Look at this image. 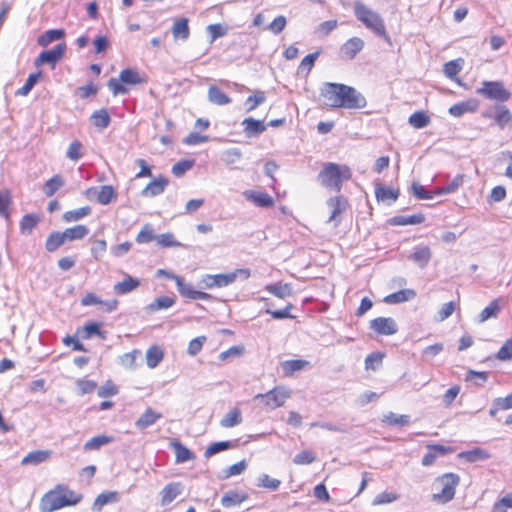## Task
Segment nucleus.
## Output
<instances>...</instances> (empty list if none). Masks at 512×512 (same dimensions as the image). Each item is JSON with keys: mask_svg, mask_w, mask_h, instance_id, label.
I'll return each mask as SVG.
<instances>
[{"mask_svg": "<svg viewBox=\"0 0 512 512\" xmlns=\"http://www.w3.org/2000/svg\"><path fill=\"white\" fill-rule=\"evenodd\" d=\"M241 125L243 131L248 138L257 137L266 130V125L261 120H256L252 117L245 118Z\"/></svg>", "mask_w": 512, "mask_h": 512, "instance_id": "obj_15", "label": "nucleus"}, {"mask_svg": "<svg viewBox=\"0 0 512 512\" xmlns=\"http://www.w3.org/2000/svg\"><path fill=\"white\" fill-rule=\"evenodd\" d=\"M91 211H92L91 207H89V206H84V207H81V208H78L75 210L66 211L63 214V220L65 222H76V221H79L80 219L90 215Z\"/></svg>", "mask_w": 512, "mask_h": 512, "instance_id": "obj_43", "label": "nucleus"}, {"mask_svg": "<svg viewBox=\"0 0 512 512\" xmlns=\"http://www.w3.org/2000/svg\"><path fill=\"white\" fill-rule=\"evenodd\" d=\"M265 290L277 298L285 299L292 295V287L288 283H272L265 286Z\"/></svg>", "mask_w": 512, "mask_h": 512, "instance_id": "obj_25", "label": "nucleus"}, {"mask_svg": "<svg viewBox=\"0 0 512 512\" xmlns=\"http://www.w3.org/2000/svg\"><path fill=\"white\" fill-rule=\"evenodd\" d=\"M450 451L449 447L443 445H428L427 453L423 456L421 463L425 467L431 466L438 457L444 456Z\"/></svg>", "mask_w": 512, "mask_h": 512, "instance_id": "obj_14", "label": "nucleus"}, {"mask_svg": "<svg viewBox=\"0 0 512 512\" xmlns=\"http://www.w3.org/2000/svg\"><path fill=\"white\" fill-rule=\"evenodd\" d=\"M400 195L399 189H392L385 187L381 184H377L375 188V196L377 201L386 202L390 204L398 199Z\"/></svg>", "mask_w": 512, "mask_h": 512, "instance_id": "obj_21", "label": "nucleus"}, {"mask_svg": "<svg viewBox=\"0 0 512 512\" xmlns=\"http://www.w3.org/2000/svg\"><path fill=\"white\" fill-rule=\"evenodd\" d=\"M66 241L80 240L89 234V229L85 225H76L63 231Z\"/></svg>", "mask_w": 512, "mask_h": 512, "instance_id": "obj_39", "label": "nucleus"}, {"mask_svg": "<svg viewBox=\"0 0 512 512\" xmlns=\"http://www.w3.org/2000/svg\"><path fill=\"white\" fill-rule=\"evenodd\" d=\"M243 196L258 207L269 208L274 205L273 198L266 192L246 190L243 192Z\"/></svg>", "mask_w": 512, "mask_h": 512, "instance_id": "obj_13", "label": "nucleus"}, {"mask_svg": "<svg viewBox=\"0 0 512 512\" xmlns=\"http://www.w3.org/2000/svg\"><path fill=\"white\" fill-rule=\"evenodd\" d=\"M171 447L174 449L176 456V463H184L186 461L194 459V454L179 441L175 440L171 442Z\"/></svg>", "mask_w": 512, "mask_h": 512, "instance_id": "obj_35", "label": "nucleus"}, {"mask_svg": "<svg viewBox=\"0 0 512 512\" xmlns=\"http://www.w3.org/2000/svg\"><path fill=\"white\" fill-rule=\"evenodd\" d=\"M207 98L209 102L219 106L227 105L231 102V98L214 85L209 87Z\"/></svg>", "mask_w": 512, "mask_h": 512, "instance_id": "obj_31", "label": "nucleus"}, {"mask_svg": "<svg viewBox=\"0 0 512 512\" xmlns=\"http://www.w3.org/2000/svg\"><path fill=\"white\" fill-rule=\"evenodd\" d=\"M51 452L48 450H35L29 452L21 461L22 465H38L49 459Z\"/></svg>", "mask_w": 512, "mask_h": 512, "instance_id": "obj_28", "label": "nucleus"}, {"mask_svg": "<svg viewBox=\"0 0 512 512\" xmlns=\"http://www.w3.org/2000/svg\"><path fill=\"white\" fill-rule=\"evenodd\" d=\"M120 500L119 493L116 491H105L100 493L92 505V512H100L103 506L117 503Z\"/></svg>", "mask_w": 512, "mask_h": 512, "instance_id": "obj_17", "label": "nucleus"}, {"mask_svg": "<svg viewBox=\"0 0 512 512\" xmlns=\"http://www.w3.org/2000/svg\"><path fill=\"white\" fill-rule=\"evenodd\" d=\"M120 82L128 85H137L147 82V79L134 69H123L119 74Z\"/></svg>", "mask_w": 512, "mask_h": 512, "instance_id": "obj_24", "label": "nucleus"}, {"mask_svg": "<svg viewBox=\"0 0 512 512\" xmlns=\"http://www.w3.org/2000/svg\"><path fill=\"white\" fill-rule=\"evenodd\" d=\"M116 198L115 191L111 185H104L97 188V202L101 205L109 204Z\"/></svg>", "mask_w": 512, "mask_h": 512, "instance_id": "obj_44", "label": "nucleus"}, {"mask_svg": "<svg viewBox=\"0 0 512 512\" xmlns=\"http://www.w3.org/2000/svg\"><path fill=\"white\" fill-rule=\"evenodd\" d=\"M82 496L68 488L58 485L54 490L46 493L40 502L41 512H53L66 506L79 503Z\"/></svg>", "mask_w": 512, "mask_h": 512, "instance_id": "obj_2", "label": "nucleus"}, {"mask_svg": "<svg viewBox=\"0 0 512 512\" xmlns=\"http://www.w3.org/2000/svg\"><path fill=\"white\" fill-rule=\"evenodd\" d=\"M114 438L107 435H98L89 439L83 446L85 451L98 450L102 446L113 442Z\"/></svg>", "mask_w": 512, "mask_h": 512, "instance_id": "obj_40", "label": "nucleus"}, {"mask_svg": "<svg viewBox=\"0 0 512 512\" xmlns=\"http://www.w3.org/2000/svg\"><path fill=\"white\" fill-rule=\"evenodd\" d=\"M477 109V103L474 100L463 101L454 104L449 108V114L454 117H461L465 113L474 112Z\"/></svg>", "mask_w": 512, "mask_h": 512, "instance_id": "obj_30", "label": "nucleus"}, {"mask_svg": "<svg viewBox=\"0 0 512 512\" xmlns=\"http://www.w3.org/2000/svg\"><path fill=\"white\" fill-rule=\"evenodd\" d=\"M416 293L412 289H403L397 292L391 293L384 298V302L387 304H398L414 299Z\"/></svg>", "mask_w": 512, "mask_h": 512, "instance_id": "obj_26", "label": "nucleus"}, {"mask_svg": "<svg viewBox=\"0 0 512 512\" xmlns=\"http://www.w3.org/2000/svg\"><path fill=\"white\" fill-rule=\"evenodd\" d=\"M476 92L488 99L499 102H505L511 96L510 92L505 89L500 81H484L482 87L477 89Z\"/></svg>", "mask_w": 512, "mask_h": 512, "instance_id": "obj_7", "label": "nucleus"}, {"mask_svg": "<svg viewBox=\"0 0 512 512\" xmlns=\"http://www.w3.org/2000/svg\"><path fill=\"white\" fill-rule=\"evenodd\" d=\"M370 328L380 335H393L397 333L398 326L391 317H378L370 321Z\"/></svg>", "mask_w": 512, "mask_h": 512, "instance_id": "obj_11", "label": "nucleus"}, {"mask_svg": "<svg viewBox=\"0 0 512 512\" xmlns=\"http://www.w3.org/2000/svg\"><path fill=\"white\" fill-rule=\"evenodd\" d=\"M232 446H233V444L230 441L215 442L206 448V450L204 452V456L206 458H209L219 452H222V451H225V450L231 448Z\"/></svg>", "mask_w": 512, "mask_h": 512, "instance_id": "obj_59", "label": "nucleus"}, {"mask_svg": "<svg viewBox=\"0 0 512 512\" xmlns=\"http://www.w3.org/2000/svg\"><path fill=\"white\" fill-rule=\"evenodd\" d=\"M459 483L460 477L455 473H445L437 477L434 486L440 489L432 494V500L441 504L450 502L455 496L456 487Z\"/></svg>", "mask_w": 512, "mask_h": 512, "instance_id": "obj_6", "label": "nucleus"}, {"mask_svg": "<svg viewBox=\"0 0 512 512\" xmlns=\"http://www.w3.org/2000/svg\"><path fill=\"white\" fill-rule=\"evenodd\" d=\"M281 481L271 478L268 474H261L257 478V486L266 488L270 491H276L280 487Z\"/></svg>", "mask_w": 512, "mask_h": 512, "instance_id": "obj_55", "label": "nucleus"}, {"mask_svg": "<svg viewBox=\"0 0 512 512\" xmlns=\"http://www.w3.org/2000/svg\"><path fill=\"white\" fill-rule=\"evenodd\" d=\"M250 275L251 272L247 268H240L223 274H206L202 277L200 284L205 289L223 288L234 283L237 278L246 280Z\"/></svg>", "mask_w": 512, "mask_h": 512, "instance_id": "obj_5", "label": "nucleus"}, {"mask_svg": "<svg viewBox=\"0 0 512 512\" xmlns=\"http://www.w3.org/2000/svg\"><path fill=\"white\" fill-rule=\"evenodd\" d=\"M512 408V392L506 397H499L493 400L489 415L495 417L500 410H509Z\"/></svg>", "mask_w": 512, "mask_h": 512, "instance_id": "obj_36", "label": "nucleus"}, {"mask_svg": "<svg viewBox=\"0 0 512 512\" xmlns=\"http://www.w3.org/2000/svg\"><path fill=\"white\" fill-rule=\"evenodd\" d=\"M139 285L140 281L138 279L133 278L130 275H125L123 281L114 285L113 290L117 295H125L138 288Z\"/></svg>", "mask_w": 512, "mask_h": 512, "instance_id": "obj_22", "label": "nucleus"}, {"mask_svg": "<svg viewBox=\"0 0 512 512\" xmlns=\"http://www.w3.org/2000/svg\"><path fill=\"white\" fill-rule=\"evenodd\" d=\"M242 422V415L239 408L230 410L221 420L220 425L223 428H231Z\"/></svg>", "mask_w": 512, "mask_h": 512, "instance_id": "obj_38", "label": "nucleus"}, {"mask_svg": "<svg viewBox=\"0 0 512 512\" xmlns=\"http://www.w3.org/2000/svg\"><path fill=\"white\" fill-rule=\"evenodd\" d=\"M174 281L182 297L194 300L197 290L191 284L186 283L182 277H174Z\"/></svg>", "mask_w": 512, "mask_h": 512, "instance_id": "obj_45", "label": "nucleus"}, {"mask_svg": "<svg viewBox=\"0 0 512 512\" xmlns=\"http://www.w3.org/2000/svg\"><path fill=\"white\" fill-rule=\"evenodd\" d=\"M181 484L180 483H169L167 484L160 492L161 503L162 505L170 504L174 499L177 498L181 494Z\"/></svg>", "mask_w": 512, "mask_h": 512, "instance_id": "obj_23", "label": "nucleus"}, {"mask_svg": "<svg viewBox=\"0 0 512 512\" xmlns=\"http://www.w3.org/2000/svg\"><path fill=\"white\" fill-rule=\"evenodd\" d=\"M353 10L358 21L376 36L391 44V37L388 35L384 20L378 12L372 10L361 1L354 3Z\"/></svg>", "mask_w": 512, "mask_h": 512, "instance_id": "obj_3", "label": "nucleus"}, {"mask_svg": "<svg viewBox=\"0 0 512 512\" xmlns=\"http://www.w3.org/2000/svg\"><path fill=\"white\" fill-rule=\"evenodd\" d=\"M364 41L359 37H352L347 40L340 48V54L343 59L352 60L363 49Z\"/></svg>", "mask_w": 512, "mask_h": 512, "instance_id": "obj_12", "label": "nucleus"}, {"mask_svg": "<svg viewBox=\"0 0 512 512\" xmlns=\"http://www.w3.org/2000/svg\"><path fill=\"white\" fill-rule=\"evenodd\" d=\"M155 241L161 247H180L182 244L174 239L172 233H163L156 235Z\"/></svg>", "mask_w": 512, "mask_h": 512, "instance_id": "obj_62", "label": "nucleus"}, {"mask_svg": "<svg viewBox=\"0 0 512 512\" xmlns=\"http://www.w3.org/2000/svg\"><path fill=\"white\" fill-rule=\"evenodd\" d=\"M316 460V455L311 450H303L296 454L293 458V463L296 465H309Z\"/></svg>", "mask_w": 512, "mask_h": 512, "instance_id": "obj_60", "label": "nucleus"}, {"mask_svg": "<svg viewBox=\"0 0 512 512\" xmlns=\"http://www.w3.org/2000/svg\"><path fill=\"white\" fill-rule=\"evenodd\" d=\"M91 121L95 127L105 129L109 126L111 118L106 109H100L91 115Z\"/></svg>", "mask_w": 512, "mask_h": 512, "instance_id": "obj_41", "label": "nucleus"}, {"mask_svg": "<svg viewBox=\"0 0 512 512\" xmlns=\"http://www.w3.org/2000/svg\"><path fill=\"white\" fill-rule=\"evenodd\" d=\"M11 202L12 199L10 192L8 190L0 191V216L5 219H9L10 217L9 207Z\"/></svg>", "mask_w": 512, "mask_h": 512, "instance_id": "obj_56", "label": "nucleus"}, {"mask_svg": "<svg viewBox=\"0 0 512 512\" xmlns=\"http://www.w3.org/2000/svg\"><path fill=\"white\" fill-rule=\"evenodd\" d=\"M266 100L265 93L263 91H257L254 95L249 96L246 99V111L251 112L256 109L257 106L264 103Z\"/></svg>", "mask_w": 512, "mask_h": 512, "instance_id": "obj_61", "label": "nucleus"}, {"mask_svg": "<svg viewBox=\"0 0 512 512\" xmlns=\"http://www.w3.org/2000/svg\"><path fill=\"white\" fill-rule=\"evenodd\" d=\"M308 365L309 362L302 359L286 360L281 364L285 375H292L294 372L303 370Z\"/></svg>", "mask_w": 512, "mask_h": 512, "instance_id": "obj_42", "label": "nucleus"}, {"mask_svg": "<svg viewBox=\"0 0 512 512\" xmlns=\"http://www.w3.org/2000/svg\"><path fill=\"white\" fill-rule=\"evenodd\" d=\"M161 418V413L154 411L152 408H147L143 412V414L136 420L135 426L140 430H144L149 426L155 424Z\"/></svg>", "mask_w": 512, "mask_h": 512, "instance_id": "obj_19", "label": "nucleus"}, {"mask_svg": "<svg viewBox=\"0 0 512 512\" xmlns=\"http://www.w3.org/2000/svg\"><path fill=\"white\" fill-rule=\"evenodd\" d=\"M172 34L175 39L187 40L190 35L187 18H180L172 27Z\"/></svg>", "mask_w": 512, "mask_h": 512, "instance_id": "obj_32", "label": "nucleus"}, {"mask_svg": "<svg viewBox=\"0 0 512 512\" xmlns=\"http://www.w3.org/2000/svg\"><path fill=\"white\" fill-rule=\"evenodd\" d=\"M501 310L499 305V300L495 299L490 302L488 306H486L478 316V323H484L485 321L496 318Z\"/></svg>", "mask_w": 512, "mask_h": 512, "instance_id": "obj_33", "label": "nucleus"}, {"mask_svg": "<svg viewBox=\"0 0 512 512\" xmlns=\"http://www.w3.org/2000/svg\"><path fill=\"white\" fill-rule=\"evenodd\" d=\"M463 181H464V175L458 174L453 178V180L448 185L435 189V194L436 195L451 194V193L455 192L463 184Z\"/></svg>", "mask_w": 512, "mask_h": 512, "instance_id": "obj_49", "label": "nucleus"}, {"mask_svg": "<svg viewBox=\"0 0 512 512\" xmlns=\"http://www.w3.org/2000/svg\"><path fill=\"white\" fill-rule=\"evenodd\" d=\"M320 97L328 108L362 109L367 104L358 90L341 83L325 82L320 89Z\"/></svg>", "mask_w": 512, "mask_h": 512, "instance_id": "obj_1", "label": "nucleus"}, {"mask_svg": "<svg viewBox=\"0 0 512 512\" xmlns=\"http://www.w3.org/2000/svg\"><path fill=\"white\" fill-rule=\"evenodd\" d=\"M66 50L65 43H59L54 46L51 50L42 51L35 59V66L42 64H49L55 67L56 63L62 59Z\"/></svg>", "mask_w": 512, "mask_h": 512, "instance_id": "obj_9", "label": "nucleus"}, {"mask_svg": "<svg viewBox=\"0 0 512 512\" xmlns=\"http://www.w3.org/2000/svg\"><path fill=\"white\" fill-rule=\"evenodd\" d=\"M41 76V72L32 73L28 76L25 84L19 88L16 92V96H27L30 91L33 89L35 84L37 83L38 79Z\"/></svg>", "mask_w": 512, "mask_h": 512, "instance_id": "obj_54", "label": "nucleus"}, {"mask_svg": "<svg viewBox=\"0 0 512 512\" xmlns=\"http://www.w3.org/2000/svg\"><path fill=\"white\" fill-rule=\"evenodd\" d=\"M319 55H320V52L316 51L314 53H310L307 56H305L302 59L300 65L298 67L299 73H302V72L309 73L311 71V69L313 68L315 61L317 60Z\"/></svg>", "mask_w": 512, "mask_h": 512, "instance_id": "obj_63", "label": "nucleus"}, {"mask_svg": "<svg viewBox=\"0 0 512 512\" xmlns=\"http://www.w3.org/2000/svg\"><path fill=\"white\" fill-rule=\"evenodd\" d=\"M248 494L243 491L229 490L221 498V505L224 508L239 506L248 499Z\"/></svg>", "mask_w": 512, "mask_h": 512, "instance_id": "obj_16", "label": "nucleus"}, {"mask_svg": "<svg viewBox=\"0 0 512 512\" xmlns=\"http://www.w3.org/2000/svg\"><path fill=\"white\" fill-rule=\"evenodd\" d=\"M328 208L331 210L328 222H334L335 226L340 223L339 216L346 211L348 207L347 199L342 195L330 197L326 202Z\"/></svg>", "mask_w": 512, "mask_h": 512, "instance_id": "obj_10", "label": "nucleus"}, {"mask_svg": "<svg viewBox=\"0 0 512 512\" xmlns=\"http://www.w3.org/2000/svg\"><path fill=\"white\" fill-rule=\"evenodd\" d=\"M408 259L415 262L421 269L425 268L431 259V250L428 246H420L408 256Z\"/></svg>", "mask_w": 512, "mask_h": 512, "instance_id": "obj_20", "label": "nucleus"}, {"mask_svg": "<svg viewBox=\"0 0 512 512\" xmlns=\"http://www.w3.org/2000/svg\"><path fill=\"white\" fill-rule=\"evenodd\" d=\"M409 124L416 129H421L429 125L430 118L424 112L417 111L410 115Z\"/></svg>", "mask_w": 512, "mask_h": 512, "instance_id": "obj_51", "label": "nucleus"}, {"mask_svg": "<svg viewBox=\"0 0 512 512\" xmlns=\"http://www.w3.org/2000/svg\"><path fill=\"white\" fill-rule=\"evenodd\" d=\"M463 65V59L458 58L451 60L444 65V74L449 79H455L456 75L461 71Z\"/></svg>", "mask_w": 512, "mask_h": 512, "instance_id": "obj_53", "label": "nucleus"}, {"mask_svg": "<svg viewBox=\"0 0 512 512\" xmlns=\"http://www.w3.org/2000/svg\"><path fill=\"white\" fill-rule=\"evenodd\" d=\"M460 459H464L469 463H474L477 461H484L490 458L489 452L482 448H474L468 451H462L458 454Z\"/></svg>", "mask_w": 512, "mask_h": 512, "instance_id": "obj_27", "label": "nucleus"}, {"mask_svg": "<svg viewBox=\"0 0 512 512\" xmlns=\"http://www.w3.org/2000/svg\"><path fill=\"white\" fill-rule=\"evenodd\" d=\"M425 217L423 214L414 215H398L391 218L390 223L392 225L406 226V225H417L423 223Z\"/></svg>", "mask_w": 512, "mask_h": 512, "instance_id": "obj_29", "label": "nucleus"}, {"mask_svg": "<svg viewBox=\"0 0 512 512\" xmlns=\"http://www.w3.org/2000/svg\"><path fill=\"white\" fill-rule=\"evenodd\" d=\"M93 335H97L102 339H105L104 333L100 330V324L91 322L86 324L82 329V338L90 339Z\"/></svg>", "mask_w": 512, "mask_h": 512, "instance_id": "obj_58", "label": "nucleus"}, {"mask_svg": "<svg viewBox=\"0 0 512 512\" xmlns=\"http://www.w3.org/2000/svg\"><path fill=\"white\" fill-rule=\"evenodd\" d=\"M39 222V217L35 214H27L20 221V230L22 234H30Z\"/></svg>", "mask_w": 512, "mask_h": 512, "instance_id": "obj_50", "label": "nucleus"}, {"mask_svg": "<svg viewBox=\"0 0 512 512\" xmlns=\"http://www.w3.org/2000/svg\"><path fill=\"white\" fill-rule=\"evenodd\" d=\"M65 242L66 239L63 232H53L48 236L45 243V248L49 252H54Z\"/></svg>", "mask_w": 512, "mask_h": 512, "instance_id": "obj_47", "label": "nucleus"}, {"mask_svg": "<svg viewBox=\"0 0 512 512\" xmlns=\"http://www.w3.org/2000/svg\"><path fill=\"white\" fill-rule=\"evenodd\" d=\"M291 393L284 387H276L265 394L256 395V399H265V405L270 409H276L284 405L285 401L290 397Z\"/></svg>", "mask_w": 512, "mask_h": 512, "instance_id": "obj_8", "label": "nucleus"}, {"mask_svg": "<svg viewBox=\"0 0 512 512\" xmlns=\"http://www.w3.org/2000/svg\"><path fill=\"white\" fill-rule=\"evenodd\" d=\"M174 303H175L174 297L161 296V297L156 298L153 302H151L147 306V309L152 312L162 310V309H168V308L172 307L174 305Z\"/></svg>", "mask_w": 512, "mask_h": 512, "instance_id": "obj_48", "label": "nucleus"}, {"mask_svg": "<svg viewBox=\"0 0 512 512\" xmlns=\"http://www.w3.org/2000/svg\"><path fill=\"white\" fill-rule=\"evenodd\" d=\"M351 176L352 173L348 166L328 162L319 172L318 180L322 186L340 192L343 181L349 180Z\"/></svg>", "mask_w": 512, "mask_h": 512, "instance_id": "obj_4", "label": "nucleus"}, {"mask_svg": "<svg viewBox=\"0 0 512 512\" xmlns=\"http://www.w3.org/2000/svg\"><path fill=\"white\" fill-rule=\"evenodd\" d=\"M64 35L63 29H51L41 34L37 39V43L42 47H46L53 41L61 39Z\"/></svg>", "mask_w": 512, "mask_h": 512, "instance_id": "obj_37", "label": "nucleus"}, {"mask_svg": "<svg viewBox=\"0 0 512 512\" xmlns=\"http://www.w3.org/2000/svg\"><path fill=\"white\" fill-rule=\"evenodd\" d=\"M242 157V153L238 148H230L225 150L221 155V160L227 165L238 162Z\"/></svg>", "mask_w": 512, "mask_h": 512, "instance_id": "obj_64", "label": "nucleus"}, {"mask_svg": "<svg viewBox=\"0 0 512 512\" xmlns=\"http://www.w3.org/2000/svg\"><path fill=\"white\" fill-rule=\"evenodd\" d=\"M164 352L159 346H151L146 352V364L153 369L163 360Z\"/></svg>", "mask_w": 512, "mask_h": 512, "instance_id": "obj_34", "label": "nucleus"}, {"mask_svg": "<svg viewBox=\"0 0 512 512\" xmlns=\"http://www.w3.org/2000/svg\"><path fill=\"white\" fill-rule=\"evenodd\" d=\"M64 185V180L60 175H54L47 180L43 186V192L46 196L51 197Z\"/></svg>", "mask_w": 512, "mask_h": 512, "instance_id": "obj_46", "label": "nucleus"}, {"mask_svg": "<svg viewBox=\"0 0 512 512\" xmlns=\"http://www.w3.org/2000/svg\"><path fill=\"white\" fill-rule=\"evenodd\" d=\"M494 121L496 124L503 129L506 124L511 120L510 111L505 106H498L497 111L494 115Z\"/></svg>", "mask_w": 512, "mask_h": 512, "instance_id": "obj_57", "label": "nucleus"}, {"mask_svg": "<svg viewBox=\"0 0 512 512\" xmlns=\"http://www.w3.org/2000/svg\"><path fill=\"white\" fill-rule=\"evenodd\" d=\"M168 184L169 181L167 178L159 177L147 184V186L142 190L141 195L144 197L158 196L165 191Z\"/></svg>", "mask_w": 512, "mask_h": 512, "instance_id": "obj_18", "label": "nucleus"}, {"mask_svg": "<svg viewBox=\"0 0 512 512\" xmlns=\"http://www.w3.org/2000/svg\"><path fill=\"white\" fill-rule=\"evenodd\" d=\"M383 422L389 426H406L410 422L408 415H397L393 412H389L384 416Z\"/></svg>", "mask_w": 512, "mask_h": 512, "instance_id": "obj_52", "label": "nucleus"}]
</instances>
